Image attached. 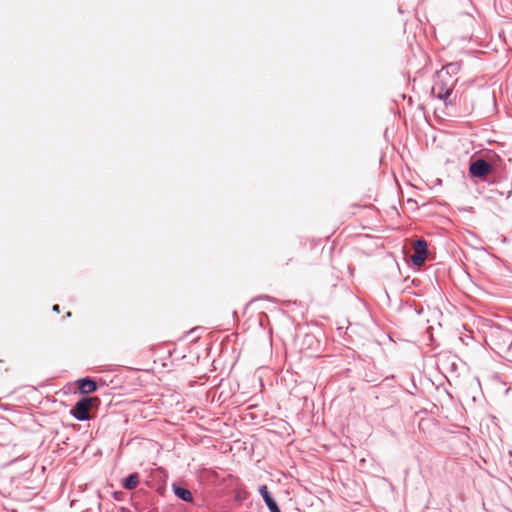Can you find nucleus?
<instances>
[{"mask_svg":"<svg viewBox=\"0 0 512 512\" xmlns=\"http://www.w3.org/2000/svg\"><path fill=\"white\" fill-rule=\"evenodd\" d=\"M173 492L178 498H180L183 501H186V502L193 501L192 493L186 488H183V487H180V486H177L174 484Z\"/></svg>","mask_w":512,"mask_h":512,"instance_id":"0eeeda50","label":"nucleus"},{"mask_svg":"<svg viewBox=\"0 0 512 512\" xmlns=\"http://www.w3.org/2000/svg\"><path fill=\"white\" fill-rule=\"evenodd\" d=\"M53 311L59 312L60 311L59 305H54L53 306Z\"/></svg>","mask_w":512,"mask_h":512,"instance_id":"9d476101","label":"nucleus"},{"mask_svg":"<svg viewBox=\"0 0 512 512\" xmlns=\"http://www.w3.org/2000/svg\"><path fill=\"white\" fill-rule=\"evenodd\" d=\"M453 87L454 81L452 77L443 71H438L432 87V94L438 99L443 100L445 104H452L449 97L452 94Z\"/></svg>","mask_w":512,"mask_h":512,"instance_id":"f257e3e1","label":"nucleus"},{"mask_svg":"<svg viewBox=\"0 0 512 512\" xmlns=\"http://www.w3.org/2000/svg\"><path fill=\"white\" fill-rule=\"evenodd\" d=\"M97 384L94 380L83 378L79 380V391L82 394H90L96 391Z\"/></svg>","mask_w":512,"mask_h":512,"instance_id":"423d86ee","label":"nucleus"},{"mask_svg":"<svg viewBox=\"0 0 512 512\" xmlns=\"http://www.w3.org/2000/svg\"><path fill=\"white\" fill-rule=\"evenodd\" d=\"M427 258V243L423 239H418L414 243V254L411 261L416 266H421Z\"/></svg>","mask_w":512,"mask_h":512,"instance_id":"7ed1b4c3","label":"nucleus"},{"mask_svg":"<svg viewBox=\"0 0 512 512\" xmlns=\"http://www.w3.org/2000/svg\"><path fill=\"white\" fill-rule=\"evenodd\" d=\"M492 170V166L484 159H478L470 164L469 173L472 177L484 178Z\"/></svg>","mask_w":512,"mask_h":512,"instance_id":"20e7f679","label":"nucleus"},{"mask_svg":"<svg viewBox=\"0 0 512 512\" xmlns=\"http://www.w3.org/2000/svg\"><path fill=\"white\" fill-rule=\"evenodd\" d=\"M460 70V64L459 63H450L443 67L440 71H443L444 73H447V75L451 76L452 73H457Z\"/></svg>","mask_w":512,"mask_h":512,"instance_id":"1a4fd4ad","label":"nucleus"},{"mask_svg":"<svg viewBox=\"0 0 512 512\" xmlns=\"http://www.w3.org/2000/svg\"><path fill=\"white\" fill-rule=\"evenodd\" d=\"M139 484V476L134 473L126 477L123 481V487L127 490L135 489Z\"/></svg>","mask_w":512,"mask_h":512,"instance_id":"6e6552de","label":"nucleus"},{"mask_svg":"<svg viewBox=\"0 0 512 512\" xmlns=\"http://www.w3.org/2000/svg\"><path fill=\"white\" fill-rule=\"evenodd\" d=\"M259 493L262 496L265 504L267 505L270 512H281L277 502L275 499L270 495L268 488L266 485H261L259 487Z\"/></svg>","mask_w":512,"mask_h":512,"instance_id":"39448f33","label":"nucleus"},{"mask_svg":"<svg viewBox=\"0 0 512 512\" xmlns=\"http://www.w3.org/2000/svg\"><path fill=\"white\" fill-rule=\"evenodd\" d=\"M92 405V398L83 397L78 400L71 409V415L78 421H87L90 419L89 410Z\"/></svg>","mask_w":512,"mask_h":512,"instance_id":"f03ea898","label":"nucleus"}]
</instances>
